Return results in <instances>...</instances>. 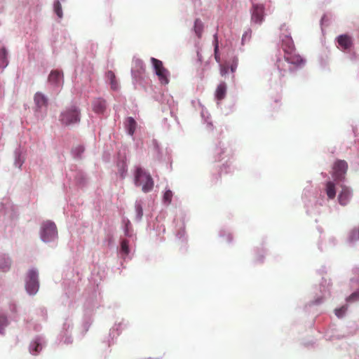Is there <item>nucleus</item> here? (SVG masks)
Returning <instances> with one entry per match:
<instances>
[{
    "mask_svg": "<svg viewBox=\"0 0 359 359\" xmlns=\"http://www.w3.org/2000/svg\"><path fill=\"white\" fill-rule=\"evenodd\" d=\"M135 184L137 187H142V191L144 193L150 192L154 184L151 175L142 168H137L135 172Z\"/></svg>",
    "mask_w": 359,
    "mask_h": 359,
    "instance_id": "nucleus-1",
    "label": "nucleus"
},
{
    "mask_svg": "<svg viewBox=\"0 0 359 359\" xmlns=\"http://www.w3.org/2000/svg\"><path fill=\"white\" fill-rule=\"evenodd\" d=\"M59 121L62 126H69L80 121V111L75 106L65 109L61 112Z\"/></svg>",
    "mask_w": 359,
    "mask_h": 359,
    "instance_id": "nucleus-2",
    "label": "nucleus"
},
{
    "mask_svg": "<svg viewBox=\"0 0 359 359\" xmlns=\"http://www.w3.org/2000/svg\"><path fill=\"white\" fill-rule=\"evenodd\" d=\"M151 62L154 66L155 72L158 76L160 83L163 85H166L169 83V72L163 67V62L154 57L151 58Z\"/></svg>",
    "mask_w": 359,
    "mask_h": 359,
    "instance_id": "nucleus-3",
    "label": "nucleus"
},
{
    "mask_svg": "<svg viewBox=\"0 0 359 359\" xmlns=\"http://www.w3.org/2000/svg\"><path fill=\"white\" fill-rule=\"evenodd\" d=\"M57 236V227L53 222L47 221L42 224L41 237L44 242L53 241Z\"/></svg>",
    "mask_w": 359,
    "mask_h": 359,
    "instance_id": "nucleus-4",
    "label": "nucleus"
},
{
    "mask_svg": "<svg viewBox=\"0 0 359 359\" xmlns=\"http://www.w3.org/2000/svg\"><path fill=\"white\" fill-rule=\"evenodd\" d=\"M38 273L32 269L27 273L25 288L29 294H35L39 290Z\"/></svg>",
    "mask_w": 359,
    "mask_h": 359,
    "instance_id": "nucleus-5",
    "label": "nucleus"
},
{
    "mask_svg": "<svg viewBox=\"0 0 359 359\" xmlns=\"http://www.w3.org/2000/svg\"><path fill=\"white\" fill-rule=\"evenodd\" d=\"M348 170V164L344 160H337L333 165L332 175L336 182L344 180Z\"/></svg>",
    "mask_w": 359,
    "mask_h": 359,
    "instance_id": "nucleus-6",
    "label": "nucleus"
},
{
    "mask_svg": "<svg viewBox=\"0 0 359 359\" xmlns=\"http://www.w3.org/2000/svg\"><path fill=\"white\" fill-rule=\"evenodd\" d=\"M264 6L263 4H253L251 8V21L261 25L264 20Z\"/></svg>",
    "mask_w": 359,
    "mask_h": 359,
    "instance_id": "nucleus-7",
    "label": "nucleus"
},
{
    "mask_svg": "<svg viewBox=\"0 0 359 359\" xmlns=\"http://www.w3.org/2000/svg\"><path fill=\"white\" fill-rule=\"evenodd\" d=\"M337 41L340 48L343 50L351 49L353 44L352 37L346 34L337 36Z\"/></svg>",
    "mask_w": 359,
    "mask_h": 359,
    "instance_id": "nucleus-8",
    "label": "nucleus"
},
{
    "mask_svg": "<svg viewBox=\"0 0 359 359\" xmlns=\"http://www.w3.org/2000/svg\"><path fill=\"white\" fill-rule=\"evenodd\" d=\"M341 190L338 196L339 203L343 206L346 205L351 197V191L346 186H341Z\"/></svg>",
    "mask_w": 359,
    "mask_h": 359,
    "instance_id": "nucleus-9",
    "label": "nucleus"
},
{
    "mask_svg": "<svg viewBox=\"0 0 359 359\" xmlns=\"http://www.w3.org/2000/svg\"><path fill=\"white\" fill-rule=\"evenodd\" d=\"M48 83L53 86H60L63 83V74L59 70H53L50 72L48 79Z\"/></svg>",
    "mask_w": 359,
    "mask_h": 359,
    "instance_id": "nucleus-10",
    "label": "nucleus"
},
{
    "mask_svg": "<svg viewBox=\"0 0 359 359\" xmlns=\"http://www.w3.org/2000/svg\"><path fill=\"white\" fill-rule=\"evenodd\" d=\"M282 48L285 53H291L295 51V47L290 36L285 34L282 39Z\"/></svg>",
    "mask_w": 359,
    "mask_h": 359,
    "instance_id": "nucleus-11",
    "label": "nucleus"
},
{
    "mask_svg": "<svg viewBox=\"0 0 359 359\" xmlns=\"http://www.w3.org/2000/svg\"><path fill=\"white\" fill-rule=\"evenodd\" d=\"M284 58L285 61L292 65H299L303 63V59L299 55L296 54L295 51L292 52L291 53H287L285 54Z\"/></svg>",
    "mask_w": 359,
    "mask_h": 359,
    "instance_id": "nucleus-12",
    "label": "nucleus"
},
{
    "mask_svg": "<svg viewBox=\"0 0 359 359\" xmlns=\"http://www.w3.org/2000/svg\"><path fill=\"white\" fill-rule=\"evenodd\" d=\"M325 192L328 200L334 199L337 194L335 183L332 181L327 182L325 185Z\"/></svg>",
    "mask_w": 359,
    "mask_h": 359,
    "instance_id": "nucleus-13",
    "label": "nucleus"
},
{
    "mask_svg": "<svg viewBox=\"0 0 359 359\" xmlns=\"http://www.w3.org/2000/svg\"><path fill=\"white\" fill-rule=\"evenodd\" d=\"M227 86L225 82H221L217 87L215 93V98L220 101L222 100L226 94Z\"/></svg>",
    "mask_w": 359,
    "mask_h": 359,
    "instance_id": "nucleus-14",
    "label": "nucleus"
},
{
    "mask_svg": "<svg viewBox=\"0 0 359 359\" xmlns=\"http://www.w3.org/2000/svg\"><path fill=\"white\" fill-rule=\"evenodd\" d=\"M106 109L105 100L98 98L93 102V109L95 113L102 114Z\"/></svg>",
    "mask_w": 359,
    "mask_h": 359,
    "instance_id": "nucleus-15",
    "label": "nucleus"
},
{
    "mask_svg": "<svg viewBox=\"0 0 359 359\" xmlns=\"http://www.w3.org/2000/svg\"><path fill=\"white\" fill-rule=\"evenodd\" d=\"M34 102H35L36 107L39 109L47 105L48 100H47L46 97L43 93H41L40 92H37L34 95Z\"/></svg>",
    "mask_w": 359,
    "mask_h": 359,
    "instance_id": "nucleus-16",
    "label": "nucleus"
},
{
    "mask_svg": "<svg viewBox=\"0 0 359 359\" xmlns=\"http://www.w3.org/2000/svg\"><path fill=\"white\" fill-rule=\"evenodd\" d=\"M136 121L132 117H128L127 119L126 127L129 135H133L136 128Z\"/></svg>",
    "mask_w": 359,
    "mask_h": 359,
    "instance_id": "nucleus-17",
    "label": "nucleus"
},
{
    "mask_svg": "<svg viewBox=\"0 0 359 359\" xmlns=\"http://www.w3.org/2000/svg\"><path fill=\"white\" fill-rule=\"evenodd\" d=\"M213 45H214L215 59L218 63H219L220 62V55L219 53V41H218V36H217V33L214 34Z\"/></svg>",
    "mask_w": 359,
    "mask_h": 359,
    "instance_id": "nucleus-18",
    "label": "nucleus"
},
{
    "mask_svg": "<svg viewBox=\"0 0 359 359\" xmlns=\"http://www.w3.org/2000/svg\"><path fill=\"white\" fill-rule=\"evenodd\" d=\"M107 78L110 80L111 82V88L113 90H117L118 89V83L116 80V76L115 74L112 71H109L107 73Z\"/></svg>",
    "mask_w": 359,
    "mask_h": 359,
    "instance_id": "nucleus-19",
    "label": "nucleus"
},
{
    "mask_svg": "<svg viewBox=\"0 0 359 359\" xmlns=\"http://www.w3.org/2000/svg\"><path fill=\"white\" fill-rule=\"evenodd\" d=\"M194 29L196 35L201 37L203 29V25L201 20L196 19L195 20Z\"/></svg>",
    "mask_w": 359,
    "mask_h": 359,
    "instance_id": "nucleus-20",
    "label": "nucleus"
},
{
    "mask_svg": "<svg viewBox=\"0 0 359 359\" xmlns=\"http://www.w3.org/2000/svg\"><path fill=\"white\" fill-rule=\"evenodd\" d=\"M348 240L351 243L359 240V227L355 228L350 231Z\"/></svg>",
    "mask_w": 359,
    "mask_h": 359,
    "instance_id": "nucleus-21",
    "label": "nucleus"
},
{
    "mask_svg": "<svg viewBox=\"0 0 359 359\" xmlns=\"http://www.w3.org/2000/svg\"><path fill=\"white\" fill-rule=\"evenodd\" d=\"M54 10L55 13L59 18L62 17V6L59 1H56L54 3Z\"/></svg>",
    "mask_w": 359,
    "mask_h": 359,
    "instance_id": "nucleus-22",
    "label": "nucleus"
},
{
    "mask_svg": "<svg viewBox=\"0 0 359 359\" xmlns=\"http://www.w3.org/2000/svg\"><path fill=\"white\" fill-rule=\"evenodd\" d=\"M41 350V346L40 345L39 343L35 341L32 345V349H31V353L33 354V355H36Z\"/></svg>",
    "mask_w": 359,
    "mask_h": 359,
    "instance_id": "nucleus-23",
    "label": "nucleus"
},
{
    "mask_svg": "<svg viewBox=\"0 0 359 359\" xmlns=\"http://www.w3.org/2000/svg\"><path fill=\"white\" fill-rule=\"evenodd\" d=\"M121 247L122 252H123L126 255L129 253V244L127 240H123L121 241Z\"/></svg>",
    "mask_w": 359,
    "mask_h": 359,
    "instance_id": "nucleus-24",
    "label": "nucleus"
},
{
    "mask_svg": "<svg viewBox=\"0 0 359 359\" xmlns=\"http://www.w3.org/2000/svg\"><path fill=\"white\" fill-rule=\"evenodd\" d=\"M172 198V192L171 190H166L164 196H163V201L168 204L171 203Z\"/></svg>",
    "mask_w": 359,
    "mask_h": 359,
    "instance_id": "nucleus-25",
    "label": "nucleus"
},
{
    "mask_svg": "<svg viewBox=\"0 0 359 359\" xmlns=\"http://www.w3.org/2000/svg\"><path fill=\"white\" fill-rule=\"evenodd\" d=\"M7 55L6 50L4 48H2L0 50V57L2 60V64L4 67L7 65V62L6 61Z\"/></svg>",
    "mask_w": 359,
    "mask_h": 359,
    "instance_id": "nucleus-26",
    "label": "nucleus"
},
{
    "mask_svg": "<svg viewBox=\"0 0 359 359\" xmlns=\"http://www.w3.org/2000/svg\"><path fill=\"white\" fill-rule=\"evenodd\" d=\"M359 299V289L355 292H353L348 298L347 301L348 302H355Z\"/></svg>",
    "mask_w": 359,
    "mask_h": 359,
    "instance_id": "nucleus-27",
    "label": "nucleus"
},
{
    "mask_svg": "<svg viewBox=\"0 0 359 359\" xmlns=\"http://www.w3.org/2000/svg\"><path fill=\"white\" fill-rule=\"evenodd\" d=\"M347 309V307L346 306H341V308L339 309H335V314L337 316H338L339 318H341L344 316V313L346 312Z\"/></svg>",
    "mask_w": 359,
    "mask_h": 359,
    "instance_id": "nucleus-28",
    "label": "nucleus"
},
{
    "mask_svg": "<svg viewBox=\"0 0 359 359\" xmlns=\"http://www.w3.org/2000/svg\"><path fill=\"white\" fill-rule=\"evenodd\" d=\"M229 66L226 65H220V74L222 76H224L228 74Z\"/></svg>",
    "mask_w": 359,
    "mask_h": 359,
    "instance_id": "nucleus-29",
    "label": "nucleus"
},
{
    "mask_svg": "<svg viewBox=\"0 0 359 359\" xmlns=\"http://www.w3.org/2000/svg\"><path fill=\"white\" fill-rule=\"evenodd\" d=\"M237 67H238V59L233 58L231 62V64L230 65L231 72L232 73H234L236 70Z\"/></svg>",
    "mask_w": 359,
    "mask_h": 359,
    "instance_id": "nucleus-30",
    "label": "nucleus"
},
{
    "mask_svg": "<svg viewBox=\"0 0 359 359\" xmlns=\"http://www.w3.org/2000/svg\"><path fill=\"white\" fill-rule=\"evenodd\" d=\"M135 209H136L137 217L139 219H140L143 215V210H142V205L140 204H137L135 205Z\"/></svg>",
    "mask_w": 359,
    "mask_h": 359,
    "instance_id": "nucleus-31",
    "label": "nucleus"
},
{
    "mask_svg": "<svg viewBox=\"0 0 359 359\" xmlns=\"http://www.w3.org/2000/svg\"><path fill=\"white\" fill-rule=\"evenodd\" d=\"M251 34H252V31L250 29H248V31H246L243 34V36H242V43L243 44L244 43V41L246 39H250L251 37Z\"/></svg>",
    "mask_w": 359,
    "mask_h": 359,
    "instance_id": "nucleus-32",
    "label": "nucleus"
},
{
    "mask_svg": "<svg viewBox=\"0 0 359 359\" xmlns=\"http://www.w3.org/2000/svg\"><path fill=\"white\" fill-rule=\"evenodd\" d=\"M74 151L76 152L77 154L79 155L84 151V147L83 146L79 145V146L75 147Z\"/></svg>",
    "mask_w": 359,
    "mask_h": 359,
    "instance_id": "nucleus-33",
    "label": "nucleus"
},
{
    "mask_svg": "<svg viewBox=\"0 0 359 359\" xmlns=\"http://www.w3.org/2000/svg\"><path fill=\"white\" fill-rule=\"evenodd\" d=\"M6 322H7V320L5 317L2 316V317H0V323L2 325H6Z\"/></svg>",
    "mask_w": 359,
    "mask_h": 359,
    "instance_id": "nucleus-34",
    "label": "nucleus"
},
{
    "mask_svg": "<svg viewBox=\"0 0 359 359\" xmlns=\"http://www.w3.org/2000/svg\"><path fill=\"white\" fill-rule=\"evenodd\" d=\"M282 64L281 61H278V67L280 68V65Z\"/></svg>",
    "mask_w": 359,
    "mask_h": 359,
    "instance_id": "nucleus-35",
    "label": "nucleus"
},
{
    "mask_svg": "<svg viewBox=\"0 0 359 359\" xmlns=\"http://www.w3.org/2000/svg\"><path fill=\"white\" fill-rule=\"evenodd\" d=\"M285 25H282V27H281V29H283L285 28Z\"/></svg>",
    "mask_w": 359,
    "mask_h": 359,
    "instance_id": "nucleus-36",
    "label": "nucleus"
}]
</instances>
